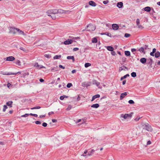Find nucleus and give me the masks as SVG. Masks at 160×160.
Wrapping results in <instances>:
<instances>
[{
    "label": "nucleus",
    "instance_id": "1",
    "mask_svg": "<svg viewBox=\"0 0 160 160\" xmlns=\"http://www.w3.org/2000/svg\"><path fill=\"white\" fill-rule=\"evenodd\" d=\"M138 130L136 128H133L130 131L129 135L130 138H136L139 134L138 133Z\"/></svg>",
    "mask_w": 160,
    "mask_h": 160
},
{
    "label": "nucleus",
    "instance_id": "2",
    "mask_svg": "<svg viewBox=\"0 0 160 160\" xmlns=\"http://www.w3.org/2000/svg\"><path fill=\"white\" fill-rule=\"evenodd\" d=\"M15 29L20 34L24 35V32L18 28H15L14 27H12L11 28L10 30L11 32H13L14 34H15L16 33V32L14 31Z\"/></svg>",
    "mask_w": 160,
    "mask_h": 160
},
{
    "label": "nucleus",
    "instance_id": "3",
    "mask_svg": "<svg viewBox=\"0 0 160 160\" xmlns=\"http://www.w3.org/2000/svg\"><path fill=\"white\" fill-rule=\"evenodd\" d=\"M58 11L56 9H51L48 10L46 12L48 14V16H51L50 14H55L58 13Z\"/></svg>",
    "mask_w": 160,
    "mask_h": 160
},
{
    "label": "nucleus",
    "instance_id": "4",
    "mask_svg": "<svg viewBox=\"0 0 160 160\" xmlns=\"http://www.w3.org/2000/svg\"><path fill=\"white\" fill-rule=\"evenodd\" d=\"M143 129L149 132H151L152 130V129L151 126L148 124L145 125Z\"/></svg>",
    "mask_w": 160,
    "mask_h": 160
},
{
    "label": "nucleus",
    "instance_id": "5",
    "mask_svg": "<svg viewBox=\"0 0 160 160\" xmlns=\"http://www.w3.org/2000/svg\"><path fill=\"white\" fill-rule=\"evenodd\" d=\"M136 24L139 28L142 29L144 28L143 26L140 24V20L138 18H137L136 20Z\"/></svg>",
    "mask_w": 160,
    "mask_h": 160
},
{
    "label": "nucleus",
    "instance_id": "6",
    "mask_svg": "<svg viewBox=\"0 0 160 160\" xmlns=\"http://www.w3.org/2000/svg\"><path fill=\"white\" fill-rule=\"evenodd\" d=\"M132 114L133 113L132 112L129 114H125L123 116V117L124 119H126L128 118H131L132 117Z\"/></svg>",
    "mask_w": 160,
    "mask_h": 160
},
{
    "label": "nucleus",
    "instance_id": "7",
    "mask_svg": "<svg viewBox=\"0 0 160 160\" xmlns=\"http://www.w3.org/2000/svg\"><path fill=\"white\" fill-rule=\"evenodd\" d=\"M29 115H30L31 116H34L36 117H38V115L36 114H32V113H30V114H25L24 115H22L21 116L22 117H28L29 116Z\"/></svg>",
    "mask_w": 160,
    "mask_h": 160
},
{
    "label": "nucleus",
    "instance_id": "8",
    "mask_svg": "<svg viewBox=\"0 0 160 160\" xmlns=\"http://www.w3.org/2000/svg\"><path fill=\"white\" fill-rule=\"evenodd\" d=\"M34 66L36 67L38 69H40L45 68V67L43 66L39 65L38 62H36L35 63Z\"/></svg>",
    "mask_w": 160,
    "mask_h": 160
},
{
    "label": "nucleus",
    "instance_id": "9",
    "mask_svg": "<svg viewBox=\"0 0 160 160\" xmlns=\"http://www.w3.org/2000/svg\"><path fill=\"white\" fill-rule=\"evenodd\" d=\"M128 70V68L127 67L124 66H122L119 68L118 71L119 72H121L122 70L126 71Z\"/></svg>",
    "mask_w": 160,
    "mask_h": 160
},
{
    "label": "nucleus",
    "instance_id": "10",
    "mask_svg": "<svg viewBox=\"0 0 160 160\" xmlns=\"http://www.w3.org/2000/svg\"><path fill=\"white\" fill-rule=\"evenodd\" d=\"M72 42L73 41L72 39H68L64 42V43L65 45H69L71 44Z\"/></svg>",
    "mask_w": 160,
    "mask_h": 160
},
{
    "label": "nucleus",
    "instance_id": "11",
    "mask_svg": "<svg viewBox=\"0 0 160 160\" xmlns=\"http://www.w3.org/2000/svg\"><path fill=\"white\" fill-rule=\"evenodd\" d=\"M112 29L115 30H117L119 28L118 25L117 24H113L112 25Z\"/></svg>",
    "mask_w": 160,
    "mask_h": 160
},
{
    "label": "nucleus",
    "instance_id": "12",
    "mask_svg": "<svg viewBox=\"0 0 160 160\" xmlns=\"http://www.w3.org/2000/svg\"><path fill=\"white\" fill-rule=\"evenodd\" d=\"M15 59V58L13 56H10L7 58L6 61H12Z\"/></svg>",
    "mask_w": 160,
    "mask_h": 160
},
{
    "label": "nucleus",
    "instance_id": "13",
    "mask_svg": "<svg viewBox=\"0 0 160 160\" xmlns=\"http://www.w3.org/2000/svg\"><path fill=\"white\" fill-rule=\"evenodd\" d=\"M90 85V82H85L82 83V86L84 87H87Z\"/></svg>",
    "mask_w": 160,
    "mask_h": 160
},
{
    "label": "nucleus",
    "instance_id": "14",
    "mask_svg": "<svg viewBox=\"0 0 160 160\" xmlns=\"http://www.w3.org/2000/svg\"><path fill=\"white\" fill-rule=\"evenodd\" d=\"M92 84L93 85H96L98 87L100 83V82H98L95 80H93L92 81Z\"/></svg>",
    "mask_w": 160,
    "mask_h": 160
},
{
    "label": "nucleus",
    "instance_id": "15",
    "mask_svg": "<svg viewBox=\"0 0 160 160\" xmlns=\"http://www.w3.org/2000/svg\"><path fill=\"white\" fill-rule=\"evenodd\" d=\"M127 92H124L122 93L121 94L120 96V99L122 100L123 98L125 97V96L127 95Z\"/></svg>",
    "mask_w": 160,
    "mask_h": 160
},
{
    "label": "nucleus",
    "instance_id": "16",
    "mask_svg": "<svg viewBox=\"0 0 160 160\" xmlns=\"http://www.w3.org/2000/svg\"><path fill=\"white\" fill-rule=\"evenodd\" d=\"M100 97V95L99 94H97L93 96L92 98V99L91 100V101H93L95 99L97 98H99Z\"/></svg>",
    "mask_w": 160,
    "mask_h": 160
},
{
    "label": "nucleus",
    "instance_id": "17",
    "mask_svg": "<svg viewBox=\"0 0 160 160\" xmlns=\"http://www.w3.org/2000/svg\"><path fill=\"white\" fill-rule=\"evenodd\" d=\"M146 61L147 59L144 58H142L140 59V62L143 64H145L146 62Z\"/></svg>",
    "mask_w": 160,
    "mask_h": 160
},
{
    "label": "nucleus",
    "instance_id": "18",
    "mask_svg": "<svg viewBox=\"0 0 160 160\" xmlns=\"http://www.w3.org/2000/svg\"><path fill=\"white\" fill-rule=\"evenodd\" d=\"M123 3L122 2H118L117 5V7H118L119 8H121L123 6Z\"/></svg>",
    "mask_w": 160,
    "mask_h": 160
},
{
    "label": "nucleus",
    "instance_id": "19",
    "mask_svg": "<svg viewBox=\"0 0 160 160\" xmlns=\"http://www.w3.org/2000/svg\"><path fill=\"white\" fill-rule=\"evenodd\" d=\"M96 28V26L94 24H91V31H94Z\"/></svg>",
    "mask_w": 160,
    "mask_h": 160
},
{
    "label": "nucleus",
    "instance_id": "20",
    "mask_svg": "<svg viewBox=\"0 0 160 160\" xmlns=\"http://www.w3.org/2000/svg\"><path fill=\"white\" fill-rule=\"evenodd\" d=\"M107 49L108 51H112L114 50L113 48L112 47L110 46H107Z\"/></svg>",
    "mask_w": 160,
    "mask_h": 160
},
{
    "label": "nucleus",
    "instance_id": "21",
    "mask_svg": "<svg viewBox=\"0 0 160 160\" xmlns=\"http://www.w3.org/2000/svg\"><path fill=\"white\" fill-rule=\"evenodd\" d=\"M154 55L155 58H158L160 56V52L159 51H157L155 53Z\"/></svg>",
    "mask_w": 160,
    "mask_h": 160
},
{
    "label": "nucleus",
    "instance_id": "22",
    "mask_svg": "<svg viewBox=\"0 0 160 160\" xmlns=\"http://www.w3.org/2000/svg\"><path fill=\"white\" fill-rule=\"evenodd\" d=\"M67 59H71L72 60V62H75V59L74 58V57L73 56H68L67 57Z\"/></svg>",
    "mask_w": 160,
    "mask_h": 160
},
{
    "label": "nucleus",
    "instance_id": "23",
    "mask_svg": "<svg viewBox=\"0 0 160 160\" xmlns=\"http://www.w3.org/2000/svg\"><path fill=\"white\" fill-rule=\"evenodd\" d=\"M151 8H150V7H146L144 8V10L145 11H147L148 12H150L151 11Z\"/></svg>",
    "mask_w": 160,
    "mask_h": 160
},
{
    "label": "nucleus",
    "instance_id": "24",
    "mask_svg": "<svg viewBox=\"0 0 160 160\" xmlns=\"http://www.w3.org/2000/svg\"><path fill=\"white\" fill-rule=\"evenodd\" d=\"M29 75V73L28 72H25L24 73H23L22 74L21 77V78H25L26 76H28Z\"/></svg>",
    "mask_w": 160,
    "mask_h": 160
},
{
    "label": "nucleus",
    "instance_id": "25",
    "mask_svg": "<svg viewBox=\"0 0 160 160\" xmlns=\"http://www.w3.org/2000/svg\"><path fill=\"white\" fill-rule=\"evenodd\" d=\"M91 107L92 108H97L99 107V105L98 103H96L95 104H92Z\"/></svg>",
    "mask_w": 160,
    "mask_h": 160
},
{
    "label": "nucleus",
    "instance_id": "26",
    "mask_svg": "<svg viewBox=\"0 0 160 160\" xmlns=\"http://www.w3.org/2000/svg\"><path fill=\"white\" fill-rule=\"evenodd\" d=\"M15 63L16 64L19 66H21V62L20 60H17L16 61Z\"/></svg>",
    "mask_w": 160,
    "mask_h": 160
},
{
    "label": "nucleus",
    "instance_id": "27",
    "mask_svg": "<svg viewBox=\"0 0 160 160\" xmlns=\"http://www.w3.org/2000/svg\"><path fill=\"white\" fill-rule=\"evenodd\" d=\"M125 54L127 56H129L130 55V52L128 51H125Z\"/></svg>",
    "mask_w": 160,
    "mask_h": 160
},
{
    "label": "nucleus",
    "instance_id": "28",
    "mask_svg": "<svg viewBox=\"0 0 160 160\" xmlns=\"http://www.w3.org/2000/svg\"><path fill=\"white\" fill-rule=\"evenodd\" d=\"M12 101H9L7 102L6 104L7 106H10V107H12Z\"/></svg>",
    "mask_w": 160,
    "mask_h": 160
},
{
    "label": "nucleus",
    "instance_id": "29",
    "mask_svg": "<svg viewBox=\"0 0 160 160\" xmlns=\"http://www.w3.org/2000/svg\"><path fill=\"white\" fill-rule=\"evenodd\" d=\"M97 41V38L95 37L93 38L92 40V42L94 43H96Z\"/></svg>",
    "mask_w": 160,
    "mask_h": 160
},
{
    "label": "nucleus",
    "instance_id": "30",
    "mask_svg": "<svg viewBox=\"0 0 160 160\" xmlns=\"http://www.w3.org/2000/svg\"><path fill=\"white\" fill-rule=\"evenodd\" d=\"M20 49L24 52H28V49L26 48H24L23 47H20Z\"/></svg>",
    "mask_w": 160,
    "mask_h": 160
},
{
    "label": "nucleus",
    "instance_id": "31",
    "mask_svg": "<svg viewBox=\"0 0 160 160\" xmlns=\"http://www.w3.org/2000/svg\"><path fill=\"white\" fill-rule=\"evenodd\" d=\"M68 98V96H65V95H63V96H60V99L61 100H63L65 98Z\"/></svg>",
    "mask_w": 160,
    "mask_h": 160
},
{
    "label": "nucleus",
    "instance_id": "32",
    "mask_svg": "<svg viewBox=\"0 0 160 160\" xmlns=\"http://www.w3.org/2000/svg\"><path fill=\"white\" fill-rule=\"evenodd\" d=\"M129 74H127L126 75H124L123 77H122L121 78L120 80H122L123 79H125L127 78V76H129Z\"/></svg>",
    "mask_w": 160,
    "mask_h": 160
},
{
    "label": "nucleus",
    "instance_id": "33",
    "mask_svg": "<svg viewBox=\"0 0 160 160\" xmlns=\"http://www.w3.org/2000/svg\"><path fill=\"white\" fill-rule=\"evenodd\" d=\"M57 11H58V12H60L62 13H66V11H64L61 9L57 10Z\"/></svg>",
    "mask_w": 160,
    "mask_h": 160
},
{
    "label": "nucleus",
    "instance_id": "34",
    "mask_svg": "<svg viewBox=\"0 0 160 160\" xmlns=\"http://www.w3.org/2000/svg\"><path fill=\"white\" fill-rule=\"evenodd\" d=\"M131 75L132 77L134 78L136 76L137 74L136 72H133L131 73Z\"/></svg>",
    "mask_w": 160,
    "mask_h": 160
},
{
    "label": "nucleus",
    "instance_id": "35",
    "mask_svg": "<svg viewBox=\"0 0 160 160\" xmlns=\"http://www.w3.org/2000/svg\"><path fill=\"white\" fill-rule=\"evenodd\" d=\"M96 5V3L93 1H91V6L93 7H95Z\"/></svg>",
    "mask_w": 160,
    "mask_h": 160
},
{
    "label": "nucleus",
    "instance_id": "36",
    "mask_svg": "<svg viewBox=\"0 0 160 160\" xmlns=\"http://www.w3.org/2000/svg\"><path fill=\"white\" fill-rule=\"evenodd\" d=\"M61 55H56L54 56L53 58L54 59H58L61 57Z\"/></svg>",
    "mask_w": 160,
    "mask_h": 160
},
{
    "label": "nucleus",
    "instance_id": "37",
    "mask_svg": "<svg viewBox=\"0 0 160 160\" xmlns=\"http://www.w3.org/2000/svg\"><path fill=\"white\" fill-rule=\"evenodd\" d=\"M2 74L3 75H12L13 74H12V73H10V72H8V73H5V72H3V73H2Z\"/></svg>",
    "mask_w": 160,
    "mask_h": 160
},
{
    "label": "nucleus",
    "instance_id": "38",
    "mask_svg": "<svg viewBox=\"0 0 160 160\" xmlns=\"http://www.w3.org/2000/svg\"><path fill=\"white\" fill-rule=\"evenodd\" d=\"M138 50L140 52H143L144 51V48L143 47H141Z\"/></svg>",
    "mask_w": 160,
    "mask_h": 160
},
{
    "label": "nucleus",
    "instance_id": "39",
    "mask_svg": "<svg viewBox=\"0 0 160 160\" xmlns=\"http://www.w3.org/2000/svg\"><path fill=\"white\" fill-rule=\"evenodd\" d=\"M8 108L7 106L6 105H4L3 106V112H5L6 111V109Z\"/></svg>",
    "mask_w": 160,
    "mask_h": 160
},
{
    "label": "nucleus",
    "instance_id": "40",
    "mask_svg": "<svg viewBox=\"0 0 160 160\" xmlns=\"http://www.w3.org/2000/svg\"><path fill=\"white\" fill-rule=\"evenodd\" d=\"M40 108H41V107L40 106H37V107H34L33 108H31V109L32 110V109H40Z\"/></svg>",
    "mask_w": 160,
    "mask_h": 160
},
{
    "label": "nucleus",
    "instance_id": "41",
    "mask_svg": "<svg viewBox=\"0 0 160 160\" xmlns=\"http://www.w3.org/2000/svg\"><path fill=\"white\" fill-rule=\"evenodd\" d=\"M72 107L71 105H68V107L67 108L66 110L67 111H69V110H70L71 109Z\"/></svg>",
    "mask_w": 160,
    "mask_h": 160
},
{
    "label": "nucleus",
    "instance_id": "42",
    "mask_svg": "<svg viewBox=\"0 0 160 160\" xmlns=\"http://www.w3.org/2000/svg\"><path fill=\"white\" fill-rule=\"evenodd\" d=\"M130 36V34L129 33H126L125 34L124 37L126 38H128Z\"/></svg>",
    "mask_w": 160,
    "mask_h": 160
},
{
    "label": "nucleus",
    "instance_id": "43",
    "mask_svg": "<svg viewBox=\"0 0 160 160\" xmlns=\"http://www.w3.org/2000/svg\"><path fill=\"white\" fill-rule=\"evenodd\" d=\"M90 66V63H86L85 64V67L86 68H87Z\"/></svg>",
    "mask_w": 160,
    "mask_h": 160
},
{
    "label": "nucleus",
    "instance_id": "44",
    "mask_svg": "<svg viewBox=\"0 0 160 160\" xmlns=\"http://www.w3.org/2000/svg\"><path fill=\"white\" fill-rule=\"evenodd\" d=\"M72 86V84L71 83H68L67 85V87L68 88H69Z\"/></svg>",
    "mask_w": 160,
    "mask_h": 160
},
{
    "label": "nucleus",
    "instance_id": "45",
    "mask_svg": "<svg viewBox=\"0 0 160 160\" xmlns=\"http://www.w3.org/2000/svg\"><path fill=\"white\" fill-rule=\"evenodd\" d=\"M128 103L130 104H132L134 103V102L133 100H129L128 102Z\"/></svg>",
    "mask_w": 160,
    "mask_h": 160
},
{
    "label": "nucleus",
    "instance_id": "46",
    "mask_svg": "<svg viewBox=\"0 0 160 160\" xmlns=\"http://www.w3.org/2000/svg\"><path fill=\"white\" fill-rule=\"evenodd\" d=\"M44 56L48 58H51V56L49 54H45Z\"/></svg>",
    "mask_w": 160,
    "mask_h": 160
},
{
    "label": "nucleus",
    "instance_id": "47",
    "mask_svg": "<svg viewBox=\"0 0 160 160\" xmlns=\"http://www.w3.org/2000/svg\"><path fill=\"white\" fill-rule=\"evenodd\" d=\"M81 121H82V123H83V122H84V120H81V119H78V120H77L76 121V123H78V122H80Z\"/></svg>",
    "mask_w": 160,
    "mask_h": 160
},
{
    "label": "nucleus",
    "instance_id": "48",
    "mask_svg": "<svg viewBox=\"0 0 160 160\" xmlns=\"http://www.w3.org/2000/svg\"><path fill=\"white\" fill-rule=\"evenodd\" d=\"M111 54L113 56H115L116 55V53L113 50L111 52Z\"/></svg>",
    "mask_w": 160,
    "mask_h": 160
},
{
    "label": "nucleus",
    "instance_id": "49",
    "mask_svg": "<svg viewBox=\"0 0 160 160\" xmlns=\"http://www.w3.org/2000/svg\"><path fill=\"white\" fill-rule=\"evenodd\" d=\"M108 2H109V1L108 0H107V1H103V3L104 4H106L108 3Z\"/></svg>",
    "mask_w": 160,
    "mask_h": 160
},
{
    "label": "nucleus",
    "instance_id": "50",
    "mask_svg": "<svg viewBox=\"0 0 160 160\" xmlns=\"http://www.w3.org/2000/svg\"><path fill=\"white\" fill-rule=\"evenodd\" d=\"M42 125L44 127H46L47 125V124L46 122H43L42 124Z\"/></svg>",
    "mask_w": 160,
    "mask_h": 160
},
{
    "label": "nucleus",
    "instance_id": "51",
    "mask_svg": "<svg viewBox=\"0 0 160 160\" xmlns=\"http://www.w3.org/2000/svg\"><path fill=\"white\" fill-rule=\"evenodd\" d=\"M87 152H88L87 150H85L84 152V153L82 154V155L83 156H86L85 154L87 153Z\"/></svg>",
    "mask_w": 160,
    "mask_h": 160
},
{
    "label": "nucleus",
    "instance_id": "52",
    "mask_svg": "<svg viewBox=\"0 0 160 160\" xmlns=\"http://www.w3.org/2000/svg\"><path fill=\"white\" fill-rule=\"evenodd\" d=\"M12 74H13L12 75H16L17 74H21V72H18L17 73H12Z\"/></svg>",
    "mask_w": 160,
    "mask_h": 160
},
{
    "label": "nucleus",
    "instance_id": "53",
    "mask_svg": "<svg viewBox=\"0 0 160 160\" xmlns=\"http://www.w3.org/2000/svg\"><path fill=\"white\" fill-rule=\"evenodd\" d=\"M105 35H106L107 36H109L110 37H111V34L110 33H108H108H106V34Z\"/></svg>",
    "mask_w": 160,
    "mask_h": 160
},
{
    "label": "nucleus",
    "instance_id": "54",
    "mask_svg": "<svg viewBox=\"0 0 160 160\" xmlns=\"http://www.w3.org/2000/svg\"><path fill=\"white\" fill-rule=\"evenodd\" d=\"M35 123L37 124H40L41 123L40 121H35Z\"/></svg>",
    "mask_w": 160,
    "mask_h": 160
},
{
    "label": "nucleus",
    "instance_id": "55",
    "mask_svg": "<svg viewBox=\"0 0 160 160\" xmlns=\"http://www.w3.org/2000/svg\"><path fill=\"white\" fill-rule=\"evenodd\" d=\"M11 85V84L10 83H8V84H7V86L8 88H9Z\"/></svg>",
    "mask_w": 160,
    "mask_h": 160
},
{
    "label": "nucleus",
    "instance_id": "56",
    "mask_svg": "<svg viewBox=\"0 0 160 160\" xmlns=\"http://www.w3.org/2000/svg\"><path fill=\"white\" fill-rule=\"evenodd\" d=\"M78 50H79V48H74L73 49V50L74 51H77Z\"/></svg>",
    "mask_w": 160,
    "mask_h": 160
},
{
    "label": "nucleus",
    "instance_id": "57",
    "mask_svg": "<svg viewBox=\"0 0 160 160\" xmlns=\"http://www.w3.org/2000/svg\"><path fill=\"white\" fill-rule=\"evenodd\" d=\"M151 142L150 141H148L147 142V145H150L151 144Z\"/></svg>",
    "mask_w": 160,
    "mask_h": 160
},
{
    "label": "nucleus",
    "instance_id": "58",
    "mask_svg": "<svg viewBox=\"0 0 160 160\" xmlns=\"http://www.w3.org/2000/svg\"><path fill=\"white\" fill-rule=\"evenodd\" d=\"M54 112H51L48 113V115H51V114H54Z\"/></svg>",
    "mask_w": 160,
    "mask_h": 160
},
{
    "label": "nucleus",
    "instance_id": "59",
    "mask_svg": "<svg viewBox=\"0 0 160 160\" xmlns=\"http://www.w3.org/2000/svg\"><path fill=\"white\" fill-rule=\"evenodd\" d=\"M59 68H62L63 69H64L65 68L64 67H63V66H62L61 65H59Z\"/></svg>",
    "mask_w": 160,
    "mask_h": 160
},
{
    "label": "nucleus",
    "instance_id": "60",
    "mask_svg": "<svg viewBox=\"0 0 160 160\" xmlns=\"http://www.w3.org/2000/svg\"><path fill=\"white\" fill-rule=\"evenodd\" d=\"M154 53H153V52H151L150 53V55L151 56H154Z\"/></svg>",
    "mask_w": 160,
    "mask_h": 160
},
{
    "label": "nucleus",
    "instance_id": "61",
    "mask_svg": "<svg viewBox=\"0 0 160 160\" xmlns=\"http://www.w3.org/2000/svg\"><path fill=\"white\" fill-rule=\"evenodd\" d=\"M51 17L52 19L53 20H55L56 18V16H53V17H52L51 16Z\"/></svg>",
    "mask_w": 160,
    "mask_h": 160
},
{
    "label": "nucleus",
    "instance_id": "62",
    "mask_svg": "<svg viewBox=\"0 0 160 160\" xmlns=\"http://www.w3.org/2000/svg\"><path fill=\"white\" fill-rule=\"evenodd\" d=\"M156 52V49L155 48H154L152 49V52H153V53L155 52Z\"/></svg>",
    "mask_w": 160,
    "mask_h": 160
},
{
    "label": "nucleus",
    "instance_id": "63",
    "mask_svg": "<svg viewBox=\"0 0 160 160\" xmlns=\"http://www.w3.org/2000/svg\"><path fill=\"white\" fill-rule=\"evenodd\" d=\"M131 51H132V52H134V51H136V49H135V48H132V49H131Z\"/></svg>",
    "mask_w": 160,
    "mask_h": 160
},
{
    "label": "nucleus",
    "instance_id": "64",
    "mask_svg": "<svg viewBox=\"0 0 160 160\" xmlns=\"http://www.w3.org/2000/svg\"><path fill=\"white\" fill-rule=\"evenodd\" d=\"M76 72V70H73L72 71V73H74Z\"/></svg>",
    "mask_w": 160,
    "mask_h": 160
}]
</instances>
